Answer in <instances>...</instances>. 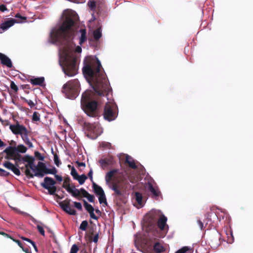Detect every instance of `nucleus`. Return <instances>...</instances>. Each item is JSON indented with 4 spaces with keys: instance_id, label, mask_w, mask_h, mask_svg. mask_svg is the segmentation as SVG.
Returning <instances> with one entry per match:
<instances>
[{
    "instance_id": "63",
    "label": "nucleus",
    "mask_w": 253,
    "mask_h": 253,
    "mask_svg": "<svg viewBox=\"0 0 253 253\" xmlns=\"http://www.w3.org/2000/svg\"><path fill=\"white\" fill-rule=\"evenodd\" d=\"M102 145H103V146L106 147H108V148H109L110 146H111V144L110 143H108V142H104L102 144Z\"/></svg>"
},
{
    "instance_id": "12",
    "label": "nucleus",
    "mask_w": 253,
    "mask_h": 253,
    "mask_svg": "<svg viewBox=\"0 0 253 253\" xmlns=\"http://www.w3.org/2000/svg\"><path fill=\"white\" fill-rule=\"evenodd\" d=\"M19 22L14 18H10L8 20L5 21L0 25V33H2L4 31L12 27L15 23H18Z\"/></svg>"
},
{
    "instance_id": "29",
    "label": "nucleus",
    "mask_w": 253,
    "mask_h": 253,
    "mask_svg": "<svg viewBox=\"0 0 253 253\" xmlns=\"http://www.w3.org/2000/svg\"><path fill=\"white\" fill-rule=\"evenodd\" d=\"M187 252L190 253H193V248L190 247L185 246L177 251L175 253H185Z\"/></svg>"
},
{
    "instance_id": "36",
    "label": "nucleus",
    "mask_w": 253,
    "mask_h": 253,
    "mask_svg": "<svg viewBox=\"0 0 253 253\" xmlns=\"http://www.w3.org/2000/svg\"><path fill=\"white\" fill-rule=\"evenodd\" d=\"M98 200L100 204H105L106 205H107V200L105 193L100 195H99Z\"/></svg>"
},
{
    "instance_id": "57",
    "label": "nucleus",
    "mask_w": 253,
    "mask_h": 253,
    "mask_svg": "<svg viewBox=\"0 0 253 253\" xmlns=\"http://www.w3.org/2000/svg\"><path fill=\"white\" fill-rule=\"evenodd\" d=\"M54 174L55 178H56V179L57 181L61 182L63 180V178L61 176L56 174Z\"/></svg>"
},
{
    "instance_id": "8",
    "label": "nucleus",
    "mask_w": 253,
    "mask_h": 253,
    "mask_svg": "<svg viewBox=\"0 0 253 253\" xmlns=\"http://www.w3.org/2000/svg\"><path fill=\"white\" fill-rule=\"evenodd\" d=\"M84 129L85 130L86 136L92 139L97 138L101 132L99 126L95 123L91 124L85 122L84 123Z\"/></svg>"
},
{
    "instance_id": "22",
    "label": "nucleus",
    "mask_w": 253,
    "mask_h": 253,
    "mask_svg": "<svg viewBox=\"0 0 253 253\" xmlns=\"http://www.w3.org/2000/svg\"><path fill=\"white\" fill-rule=\"evenodd\" d=\"M30 82L33 85L42 86L44 82V78L42 77L31 79Z\"/></svg>"
},
{
    "instance_id": "7",
    "label": "nucleus",
    "mask_w": 253,
    "mask_h": 253,
    "mask_svg": "<svg viewBox=\"0 0 253 253\" xmlns=\"http://www.w3.org/2000/svg\"><path fill=\"white\" fill-rule=\"evenodd\" d=\"M87 4L91 12V20L94 21L96 19L95 13L98 14L103 10L105 2L103 0H89Z\"/></svg>"
},
{
    "instance_id": "62",
    "label": "nucleus",
    "mask_w": 253,
    "mask_h": 253,
    "mask_svg": "<svg viewBox=\"0 0 253 253\" xmlns=\"http://www.w3.org/2000/svg\"><path fill=\"white\" fill-rule=\"evenodd\" d=\"M21 238H22V239L23 240H24V241H27V242H28L30 243L31 244H32V242H33V241H32L31 239H29V238H26V237H22Z\"/></svg>"
},
{
    "instance_id": "33",
    "label": "nucleus",
    "mask_w": 253,
    "mask_h": 253,
    "mask_svg": "<svg viewBox=\"0 0 253 253\" xmlns=\"http://www.w3.org/2000/svg\"><path fill=\"white\" fill-rule=\"evenodd\" d=\"M102 36L100 28H98L93 32V37L95 40H98Z\"/></svg>"
},
{
    "instance_id": "34",
    "label": "nucleus",
    "mask_w": 253,
    "mask_h": 253,
    "mask_svg": "<svg viewBox=\"0 0 253 253\" xmlns=\"http://www.w3.org/2000/svg\"><path fill=\"white\" fill-rule=\"evenodd\" d=\"M87 178V176L85 174H83L81 175H79V176L77 177V179L75 180H78L79 184L82 185L84 183Z\"/></svg>"
},
{
    "instance_id": "20",
    "label": "nucleus",
    "mask_w": 253,
    "mask_h": 253,
    "mask_svg": "<svg viewBox=\"0 0 253 253\" xmlns=\"http://www.w3.org/2000/svg\"><path fill=\"white\" fill-rule=\"evenodd\" d=\"M84 205L86 210L89 212L90 217L93 219L97 220L98 217L94 213V209L93 207L90 204H88L84 200Z\"/></svg>"
},
{
    "instance_id": "56",
    "label": "nucleus",
    "mask_w": 253,
    "mask_h": 253,
    "mask_svg": "<svg viewBox=\"0 0 253 253\" xmlns=\"http://www.w3.org/2000/svg\"><path fill=\"white\" fill-rule=\"evenodd\" d=\"M7 10L6 6L4 4L0 5V11L1 12H4Z\"/></svg>"
},
{
    "instance_id": "4",
    "label": "nucleus",
    "mask_w": 253,
    "mask_h": 253,
    "mask_svg": "<svg viewBox=\"0 0 253 253\" xmlns=\"http://www.w3.org/2000/svg\"><path fill=\"white\" fill-rule=\"evenodd\" d=\"M81 106L85 113L89 117L98 116V102L95 100V93L91 90L85 91L82 95Z\"/></svg>"
},
{
    "instance_id": "48",
    "label": "nucleus",
    "mask_w": 253,
    "mask_h": 253,
    "mask_svg": "<svg viewBox=\"0 0 253 253\" xmlns=\"http://www.w3.org/2000/svg\"><path fill=\"white\" fill-rule=\"evenodd\" d=\"M81 194L82 196L86 198L89 193H88L84 188H82L80 189Z\"/></svg>"
},
{
    "instance_id": "10",
    "label": "nucleus",
    "mask_w": 253,
    "mask_h": 253,
    "mask_svg": "<svg viewBox=\"0 0 253 253\" xmlns=\"http://www.w3.org/2000/svg\"><path fill=\"white\" fill-rule=\"evenodd\" d=\"M9 128L14 134H20L21 137L28 132L27 128L23 125H20L18 122L15 125H11Z\"/></svg>"
},
{
    "instance_id": "51",
    "label": "nucleus",
    "mask_w": 253,
    "mask_h": 253,
    "mask_svg": "<svg viewBox=\"0 0 253 253\" xmlns=\"http://www.w3.org/2000/svg\"><path fill=\"white\" fill-rule=\"evenodd\" d=\"M9 173L6 170L0 168V176H8L9 175Z\"/></svg>"
},
{
    "instance_id": "41",
    "label": "nucleus",
    "mask_w": 253,
    "mask_h": 253,
    "mask_svg": "<svg viewBox=\"0 0 253 253\" xmlns=\"http://www.w3.org/2000/svg\"><path fill=\"white\" fill-rule=\"evenodd\" d=\"M40 114L37 112H34L32 116V121L34 122L40 121Z\"/></svg>"
},
{
    "instance_id": "6",
    "label": "nucleus",
    "mask_w": 253,
    "mask_h": 253,
    "mask_svg": "<svg viewBox=\"0 0 253 253\" xmlns=\"http://www.w3.org/2000/svg\"><path fill=\"white\" fill-rule=\"evenodd\" d=\"M160 216V212L152 211L146 214L144 217V226L150 232L156 229L157 221Z\"/></svg>"
},
{
    "instance_id": "45",
    "label": "nucleus",
    "mask_w": 253,
    "mask_h": 253,
    "mask_svg": "<svg viewBox=\"0 0 253 253\" xmlns=\"http://www.w3.org/2000/svg\"><path fill=\"white\" fill-rule=\"evenodd\" d=\"M71 174L73 177L74 179H77V177L79 176V174H78L76 169L73 167L71 169Z\"/></svg>"
},
{
    "instance_id": "2",
    "label": "nucleus",
    "mask_w": 253,
    "mask_h": 253,
    "mask_svg": "<svg viewBox=\"0 0 253 253\" xmlns=\"http://www.w3.org/2000/svg\"><path fill=\"white\" fill-rule=\"evenodd\" d=\"M83 73L92 80L94 90L99 96L107 95L110 91V84L105 73L102 71V67L98 58L88 57L85 59Z\"/></svg>"
},
{
    "instance_id": "44",
    "label": "nucleus",
    "mask_w": 253,
    "mask_h": 253,
    "mask_svg": "<svg viewBox=\"0 0 253 253\" xmlns=\"http://www.w3.org/2000/svg\"><path fill=\"white\" fill-rule=\"evenodd\" d=\"M4 167H5L6 168H7L8 169L11 170V169L13 168V167L14 166L13 164H12L11 163L7 161L5 162L3 164Z\"/></svg>"
},
{
    "instance_id": "24",
    "label": "nucleus",
    "mask_w": 253,
    "mask_h": 253,
    "mask_svg": "<svg viewBox=\"0 0 253 253\" xmlns=\"http://www.w3.org/2000/svg\"><path fill=\"white\" fill-rule=\"evenodd\" d=\"M92 187L94 191V192L97 195H100L102 194H104V190L101 187L96 184L95 182H93L92 183Z\"/></svg>"
},
{
    "instance_id": "13",
    "label": "nucleus",
    "mask_w": 253,
    "mask_h": 253,
    "mask_svg": "<svg viewBox=\"0 0 253 253\" xmlns=\"http://www.w3.org/2000/svg\"><path fill=\"white\" fill-rule=\"evenodd\" d=\"M37 168H39L45 174H56L57 170L53 167L52 169L47 168L45 164L42 162H39L37 165Z\"/></svg>"
},
{
    "instance_id": "11",
    "label": "nucleus",
    "mask_w": 253,
    "mask_h": 253,
    "mask_svg": "<svg viewBox=\"0 0 253 253\" xmlns=\"http://www.w3.org/2000/svg\"><path fill=\"white\" fill-rule=\"evenodd\" d=\"M70 201V199H66L63 201L60 202L59 205L64 211L70 215H74L76 214V211L74 209L71 208Z\"/></svg>"
},
{
    "instance_id": "38",
    "label": "nucleus",
    "mask_w": 253,
    "mask_h": 253,
    "mask_svg": "<svg viewBox=\"0 0 253 253\" xmlns=\"http://www.w3.org/2000/svg\"><path fill=\"white\" fill-rule=\"evenodd\" d=\"M21 99L25 102L27 103L31 108L34 107L36 105L31 100H28L24 97H21Z\"/></svg>"
},
{
    "instance_id": "40",
    "label": "nucleus",
    "mask_w": 253,
    "mask_h": 253,
    "mask_svg": "<svg viewBox=\"0 0 253 253\" xmlns=\"http://www.w3.org/2000/svg\"><path fill=\"white\" fill-rule=\"evenodd\" d=\"M48 190V193L51 195H55V192L57 190V187L53 185L51 187H50L49 189H47Z\"/></svg>"
},
{
    "instance_id": "32",
    "label": "nucleus",
    "mask_w": 253,
    "mask_h": 253,
    "mask_svg": "<svg viewBox=\"0 0 253 253\" xmlns=\"http://www.w3.org/2000/svg\"><path fill=\"white\" fill-rule=\"evenodd\" d=\"M142 195L138 192L135 193V200L139 205H142Z\"/></svg>"
},
{
    "instance_id": "1",
    "label": "nucleus",
    "mask_w": 253,
    "mask_h": 253,
    "mask_svg": "<svg viewBox=\"0 0 253 253\" xmlns=\"http://www.w3.org/2000/svg\"><path fill=\"white\" fill-rule=\"evenodd\" d=\"M74 25L73 18L67 15L60 27L50 33L51 38L62 45L59 63L63 72L68 77L77 74L79 69L77 59L73 53V49L76 46L73 42L74 31L72 27Z\"/></svg>"
},
{
    "instance_id": "50",
    "label": "nucleus",
    "mask_w": 253,
    "mask_h": 253,
    "mask_svg": "<svg viewBox=\"0 0 253 253\" xmlns=\"http://www.w3.org/2000/svg\"><path fill=\"white\" fill-rule=\"evenodd\" d=\"M11 170H12L13 172L16 175H20V170L18 168H17L15 166L13 167Z\"/></svg>"
},
{
    "instance_id": "5",
    "label": "nucleus",
    "mask_w": 253,
    "mask_h": 253,
    "mask_svg": "<svg viewBox=\"0 0 253 253\" xmlns=\"http://www.w3.org/2000/svg\"><path fill=\"white\" fill-rule=\"evenodd\" d=\"M80 83L77 79L72 80L64 84L62 92L69 99H74L78 95Z\"/></svg>"
},
{
    "instance_id": "61",
    "label": "nucleus",
    "mask_w": 253,
    "mask_h": 253,
    "mask_svg": "<svg viewBox=\"0 0 253 253\" xmlns=\"http://www.w3.org/2000/svg\"><path fill=\"white\" fill-rule=\"evenodd\" d=\"M128 178H129V181L132 183H134L136 182V179H135V177L130 176V177H129Z\"/></svg>"
},
{
    "instance_id": "42",
    "label": "nucleus",
    "mask_w": 253,
    "mask_h": 253,
    "mask_svg": "<svg viewBox=\"0 0 253 253\" xmlns=\"http://www.w3.org/2000/svg\"><path fill=\"white\" fill-rule=\"evenodd\" d=\"M10 86L11 89L14 91V93H16L18 92V87L13 81H11Z\"/></svg>"
},
{
    "instance_id": "52",
    "label": "nucleus",
    "mask_w": 253,
    "mask_h": 253,
    "mask_svg": "<svg viewBox=\"0 0 253 253\" xmlns=\"http://www.w3.org/2000/svg\"><path fill=\"white\" fill-rule=\"evenodd\" d=\"M37 229L39 232L43 236H44V231L43 227L39 225H37Z\"/></svg>"
},
{
    "instance_id": "35",
    "label": "nucleus",
    "mask_w": 253,
    "mask_h": 253,
    "mask_svg": "<svg viewBox=\"0 0 253 253\" xmlns=\"http://www.w3.org/2000/svg\"><path fill=\"white\" fill-rule=\"evenodd\" d=\"M16 149L18 153L20 152L22 153H25L27 150V148L22 144L18 145L17 147H16Z\"/></svg>"
},
{
    "instance_id": "58",
    "label": "nucleus",
    "mask_w": 253,
    "mask_h": 253,
    "mask_svg": "<svg viewBox=\"0 0 253 253\" xmlns=\"http://www.w3.org/2000/svg\"><path fill=\"white\" fill-rule=\"evenodd\" d=\"M98 238H99V235H98V234H96L94 236H93V241L96 243L97 242H98Z\"/></svg>"
},
{
    "instance_id": "19",
    "label": "nucleus",
    "mask_w": 253,
    "mask_h": 253,
    "mask_svg": "<svg viewBox=\"0 0 253 253\" xmlns=\"http://www.w3.org/2000/svg\"><path fill=\"white\" fill-rule=\"evenodd\" d=\"M56 181L50 177H45L44 178V182L41 184V186L45 189H49L50 187L56 184Z\"/></svg>"
},
{
    "instance_id": "18",
    "label": "nucleus",
    "mask_w": 253,
    "mask_h": 253,
    "mask_svg": "<svg viewBox=\"0 0 253 253\" xmlns=\"http://www.w3.org/2000/svg\"><path fill=\"white\" fill-rule=\"evenodd\" d=\"M99 163L101 168L104 169L108 166L113 165L114 163V159L112 157L100 159Z\"/></svg>"
},
{
    "instance_id": "28",
    "label": "nucleus",
    "mask_w": 253,
    "mask_h": 253,
    "mask_svg": "<svg viewBox=\"0 0 253 253\" xmlns=\"http://www.w3.org/2000/svg\"><path fill=\"white\" fill-rule=\"evenodd\" d=\"M81 33V37L80 38V44L82 45L84 42L86 40V30L84 29H82L80 31Z\"/></svg>"
},
{
    "instance_id": "21",
    "label": "nucleus",
    "mask_w": 253,
    "mask_h": 253,
    "mask_svg": "<svg viewBox=\"0 0 253 253\" xmlns=\"http://www.w3.org/2000/svg\"><path fill=\"white\" fill-rule=\"evenodd\" d=\"M0 60L1 63L7 66L8 68H11L12 66V64L11 60L5 54L0 52Z\"/></svg>"
},
{
    "instance_id": "54",
    "label": "nucleus",
    "mask_w": 253,
    "mask_h": 253,
    "mask_svg": "<svg viewBox=\"0 0 253 253\" xmlns=\"http://www.w3.org/2000/svg\"><path fill=\"white\" fill-rule=\"evenodd\" d=\"M86 198L89 202L92 203L94 202L95 197L93 195L89 194Z\"/></svg>"
},
{
    "instance_id": "31",
    "label": "nucleus",
    "mask_w": 253,
    "mask_h": 253,
    "mask_svg": "<svg viewBox=\"0 0 253 253\" xmlns=\"http://www.w3.org/2000/svg\"><path fill=\"white\" fill-rule=\"evenodd\" d=\"M28 132L27 133H25L23 136H22V138L24 141V142L28 146L29 148H31L33 147L32 143L30 141V139L28 138Z\"/></svg>"
},
{
    "instance_id": "27",
    "label": "nucleus",
    "mask_w": 253,
    "mask_h": 253,
    "mask_svg": "<svg viewBox=\"0 0 253 253\" xmlns=\"http://www.w3.org/2000/svg\"><path fill=\"white\" fill-rule=\"evenodd\" d=\"M70 181L71 179L69 177H65L64 179V182L62 185V187L68 192H70V189L72 188V186H70Z\"/></svg>"
},
{
    "instance_id": "47",
    "label": "nucleus",
    "mask_w": 253,
    "mask_h": 253,
    "mask_svg": "<svg viewBox=\"0 0 253 253\" xmlns=\"http://www.w3.org/2000/svg\"><path fill=\"white\" fill-rule=\"evenodd\" d=\"M15 17L16 18H18V19H16L18 21H19L18 23L21 22L23 20H26V18L25 17L21 16L19 13H17Z\"/></svg>"
},
{
    "instance_id": "3",
    "label": "nucleus",
    "mask_w": 253,
    "mask_h": 253,
    "mask_svg": "<svg viewBox=\"0 0 253 253\" xmlns=\"http://www.w3.org/2000/svg\"><path fill=\"white\" fill-rule=\"evenodd\" d=\"M125 179L123 172H119V169H117L110 170L106 173L105 176L106 184L114 191L116 196H122L125 193Z\"/></svg>"
},
{
    "instance_id": "60",
    "label": "nucleus",
    "mask_w": 253,
    "mask_h": 253,
    "mask_svg": "<svg viewBox=\"0 0 253 253\" xmlns=\"http://www.w3.org/2000/svg\"><path fill=\"white\" fill-rule=\"evenodd\" d=\"M75 51L77 53H80L82 52V48L80 46H77L76 47Z\"/></svg>"
},
{
    "instance_id": "59",
    "label": "nucleus",
    "mask_w": 253,
    "mask_h": 253,
    "mask_svg": "<svg viewBox=\"0 0 253 253\" xmlns=\"http://www.w3.org/2000/svg\"><path fill=\"white\" fill-rule=\"evenodd\" d=\"M197 223L200 227V228H201V230L203 229V228H204V224L202 222V221L200 220H198L197 221Z\"/></svg>"
},
{
    "instance_id": "26",
    "label": "nucleus",
    "mask_w": 253,
    "mask_h": 253,
    "mask_svg": "<svg viewBox=\"0 0 253 253\" xmlns=\"http://www.w3.org/2000/svg\"><path fill=\"white\" fill-rule=\"evenodd\" d=\"M148 190L155 197H158L160 194V192L159 189L158 188H154L151 183H148Z\"/></svg>"
},
{
    "instance_id": "49",
    "label": "nucleus",
    "mask_w": 253,
    "mask_h": 253,
    "mask_svg": "<svg viewBox=\"0 0 253 253\" xmlns=\"http://www.w3.org/2000/svg\"><path fill=\"white\" fill-rule=\"evenodd\" d=\"M35 156L40 160L43 161L44 160V157L38 151L35 152Z\"/></svg>"
},
{
    "instance_id": "46",
    "label": "nucleus",
    "mask_w": 253,
    "mask_h": 253,
    "mask_svg": "<svg viewBox=\"0 0 253 253\" xmlns=\"http://www.w3.org/2000/svg\"><path fill=\"white\" fill-rule=\"evenodd\" d=\"M79 249L78 246L76 244H74L71 249L70 253H77Z\"/></svg>"
},
{
    "instance_id": "30",
    "label": "nucleus",
    "mask_w": 253,
    "mask_h": 253,
    "mask_svg": "<svg viewBox=\"0 0 253 253\" xmlns=\"http://www.w3.org/2000/svg\"><path fill=\"white\" fill-rule=\"evenodd\" d=\"M70 190V192H68L71 193L72 195L74 197H77L81 194L80 190L76 189L75 186L74 185H72V188H71Z\"/></svg>"
},
{
    "instance_id": "9",
    "label": "nucleus",
    "mask_w": 253,
    "mask_h": 253,
    "mask_svg": "<svg viewBox=\"0 0 253 253\" xmlns=\"http://www.w3.org/2000/svg\"><path fill=\"white\" fill-rule=\"evenodd\" d=\"M114 105L108 102L105 104L104 109L103 116L104 118L108 121L114 120L117 115L113 110Z\"/></svg>"
},
{
    "instance_id": "14",
    "label": "nucleus",
    "mask_w": 253,
    "mask_h": 253,
    "mask_svg": "<svg viewBox=\"0 0 253 253\" xmlns=\"http://www.w3.org/2000/svg\"><path fill=\"white\" fill-rule=\"evenodd\" d=\"M33 171H36L35 174H33L31 172L30 169H26L25 171V173L26 175L30 178H33L34 176H37L39 177H42L44 175L45 173L40 170L39 168H37V166H35L34 168V169H32Z\"/></svg>"
},
{
    "instance_id": "43",
    "label": "nucleus",
    "mask_w": 253,
    "mask_h": 253,
    "mask_svg": "<svg viewBox=\"0 0 253 253\" xmlns=\"http://www.w3.org/2000/svg\"><path fill=\"white\" fill-rule=\"evenodd\" d=\"M54 162L57 167H59V166L61 164V162L60 161L57 154H54Z\"/></svg>"
},
{
    "instance_id": "15",
    "label": "nucleus",
    "mask_w": 253,
    "mask_h": 253,
    "mask_svg": "<svg viewBox=\"0 0 253 253\" xmlns=\"http://www.w3.org/2000/svg\"><path fill=\"white\" fill-rule=\"evenodd\" d=\"M35 158L29 155H25L23 157V161L27 162V164L25 165V167L26 169H34V167L36 166L34 165Z\"/></svg>"
},
{
    "instance_id": "55",
    "label": "nucleus",
    "mask_w": 253,
    "mask_h": 253,
    "mask_svg": "<svg viewBox=\"0 0 253 253\" xmlns=\"http://www.w3.org/2000/svg\"><path fill=\"white\" fill-rule=\"evenodd\" d=\"M92 174H93V171L91 169L89 172L88 173V176L89 177V178L90 179V181H92V182H93V176H92Z\"/></svg>"
},
{
    "instance_id": "37",
    "label": "nucleus",
    "mask_w": 253,
    "mask_h": 253,
    "mask_svg": "<svg viewBox=\"0 0 253 253\" xmlns=\"http://www.w3.org/2000/svg\"><path fill=\"white\" fill-rule=\"evenodd\" d=\"M23 157L22 156L19 154L18 152L16 153V155L14 156V157L13 158L12 160H14L15 161V165L16 166H18L17 163L21 162V161H23Z\"/></svg>"
},
{
    "instance_id": "23",
    "label": "nucleus",
    "mask_w": 253,
    "mask_h": 253,
    "mask_svg": "<svg viewBox=\"0 0 253 253\" xmlns=\"http://www.w3.org/2000/svg\"><path fill=\"white\" fill-rule=\"evenodd\" d=\"M125 163L127 164L131 169H136L137 168V166L134 161L130 156L127 155L126 156Z\"/></svg>"
},
{
    "instance_id": "17",
    "label": "nucleus",
    "mask_w": 253,
    "mask_h": 253,
    "mask_svg": "<svg viewBox=\"0 0 253 253\" xmlns=\"http://www.w3.org/2000/svg\"><path fill=\"white\" fill-rule=\"evenodd\" d=\"M3 153L6 154L5 159L12 160L17 152L16 147L8 146L3 151Z\"/></svg>"
},
{
    "instance_id": "64",
    "label": "nucleus",
    "mask_w": 253,
    "mask_h": 253,
    "mask_svg": "<svg viewBox=\"0 0 253 253\" xmlns=\"http://www.w3.org/2000/svg\"><path fill=\"white\" fill-rule=\"evenodd\" d=\"M77 164L78 167H84L85 166V164L83 162H77Z\"/></svg>"
},
{
    "instance_id": "25",
    "label": "nucleus",
    "mask_w": 253,
    "mask_h": 253,
    "mask_svg": "<svg viewBox=\"0 0 253 253\" xmlns=\"http://www.w3.org/2000/svg\"><path fill=\"white\" fill-rule=\"evenodd\" d=\"M154 251L157 253H161L165 251L164 246L159 242L155 243L153 247Z\"/></svg>"
},
{
    "instance_id": "39",
    "label": "nucleus",
    "mask_w": 253,
    "mask_h": 253,
    "mask_svg": "<svg viewBox=\"0 0 253 253\" xmlns=\"http://www.w3.org/2000/svg\"><path fill=\"white\" fill-rule=\"evenodd\" d=\"M87 226L88 222L86 220H84L82 222L79 228L80 229L83 231H85L87 229Z\"/></svg>"
},
{
    "instance_id": "53",
    "label": "nucleus",
    "mask_w": 253,
    "mask_h": 253,
    "mask_svg": "<svg viewBox=\"0 0 253 253\" xmlns=\"http://www.w3.org/2000/svg\"><path fill=\"white\" fill-rule=\"evenodd\" d=\"M74 204L75 207L79 210H82V206L80 203L74 202Z\"/></svg>"
},
{
    "instance_id": "16",
    "label": "nucleus",
    "mask_w": 253,
    "mask_h": 253,
    "mask_svg": "<svg viewBox=\"0 0 253 253\" xmlns=\"http://www.w3.org/2000/svg\"><path fill=\"white\" fill-rule=\"evenodd\" d=\"M167 218L164 214H161L157 221V225L161 230H164L166 227H168L167 225Z\"/></svg>"
}]
</instances>
